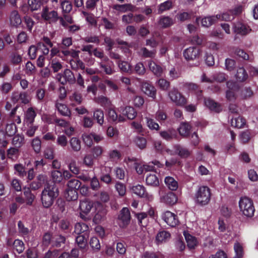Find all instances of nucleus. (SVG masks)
Listing matches in <instances>:
<instances>
[{
	"instance_id": "obj_1",
	"label": "nucleus",
	"mask_w": 258,
	"mask_h": 258,
	"mask_svg": "<svg viewBox=\"0 0 258 258\" xmlns=\"http://www.w3.org/2000/svg\"><path fill=\"white\" fill-rule=\"evenodd\" d=\"M59 195L58 188L56 184L47 183L41 193V201L43 206L49 208Z\"/></svg>"
},
{
	"instance_id": "obj_2",
	"label": "nucleus",
	"mask_w": 258,
	"mask_h": 258,
	"mask_svg": "<svg viewBox=\"0 0 258 258\" xmlns=\"http://www.w3.org/2000/svg\"><path fill=\"white\" fill-rule=\"evenodd\" d=\"M239 207L242 215L247 218L254 216L255 208L253 201L247 197H241L239 201Z\"/></svg>"
},
{
	"instance_id": "obj_3",
	"label": "nucleus",
	"mask_w": 258,
	"mask_h": 258,
	"mask_svg": "<svg viewBox=\"0 0 258 258\" xmlns=\"http://www.w3.org/2000/svg\"><path fill=\"white\" fill-rule=\"evenodd\" d=\"M211 190L207 186H200L195 194L196 202L200 205L208 204L211 199Z\"/></svg>"
},
{
	"instance_id": "obj_4",
	"label": "nucleus",
	"mask_w": 258,
	"mask_h": 258,
	"mask_svg": "<svg viewBox=\"0 0 258 258\" xmlns=\"http://www.w3.org/2000/svg\"><path fill=\"white\" fill-rule=\"evenodd\" d=\"M41 17L44 21L49 24L55 23L59 19L57 11L47 6L43 7L41 12Z\"/></svg>"
},
{
	"instance_id": "obj_5",
	"label": "nucleus",
	"mask_w": 258,
	"mask_h": 258,
	"mask_svg": "<svg viewBox=\"0 0 258 258\" xmlns=\"http://www.w3.org/2000/svg\"><path fill=\"white\" fill-rule=\"evenodd\" d=\"M131 219V213L127 208H123L118 216L117 221L120 228H124L130 223Z\"/></svg>"
},
{
	"instance_id": "obj_6",
	"label": "nucleus",
	"mask_w": 258,
	"mask_h": 258,
	"mask_svg": "<svg viewBox=\"0 0 258 258\" xmlns=\"http://www.w3.org/2000/svg\"><path fill=\"white\" fill-rule=\"evenodd\" d=\"M168 96L172 102L178 106H183L186 103V98L176 88H172L168 92Z\"/></svg>"
},
{
	"instance_id": "obj_7",
	"label": "nucleus",
	"mask_w": 258,
	"mask_h": 258,
	"mask_svg": "<svg viewBox=\"0 0 258 258\" xmlns=\"http://www.w3.org/2000/svg\"><path fill=\"white\" fill-rule=\"evenodd\" d=\"M56 79L63 85L67 82L72 84L76 82V79L74 74L69 69H66L63 74H57L56 76Z\"/></svg>"
},
{
	"instance_id": "obj_8",
	"label": "nucleus",
	"mask_w": 258,
	"mask_h": 258,
	"mask_svg": "<svg viewBox=\"0 0 258 258\" xmlns=\"http://www.w3.org/2000/svg\"><path fill=\"white\" fill-rule=\"evenodd\" d=\"M98 66L106 75H111L114 73V63L109 60L108 57H105L104 59L100 60L98 62Z\"/></svg>"
},
{
	"instance_id": "obj_9",
	"label": "nucleus",
	"mask_w": 258,
	"mask_h": 258,
	"mask_svg": "<svg viewBox=\"0 0 258 258\" xmlns=\"http://www.w3.org/2000/svg\"><path fill=\"white\" fill-rule=\"evenodd\" d=\"M233 30L236 34L241 36L246 35L251 31V29L247 24L240 22L234 23Z\"/></svg>"
},
{
	"instance_id": "obj_10",
	"label": "nucleus",
	"mask_w": 258,
	"mask_h": 258,
	"mask_svg": "<svg viewBox=\"0 0 258 258\" xmlns=\"http://www.w3.org/2000/svg\"><path fill=\"white\" fill-rule=\"evenodd\" d=\"M93 207V202L88 199H85L80 201L79 209L81 217L84 218L86 215L90 213Z\"/></svg>"
},
{
	"instance_id": "obj_11",
	"label": "nucleus",
	"mask_w": 258,
	"mask_h": 258,
	"mask_svg": "<svg viewBox=\"0 0 258 258\" xmlns=\"http://www.w3.org/2000/svg\"><path fill=\"white\" fill-rule=\"evenodd\" d=\"M8 236L7 238V244L9 246H13L16 241L15 239L16 232L15 220H10L8 225Z\"/></svg>"
},
{
	"instance_id": "obj_12",
	"label": "nucleus",
	"mask_w": 258,
	"mask_h": 258,
	"mask_svg": "<svg viewBox=\"0 0 258 258\" xmlns=\"http://www.w3.org/2000/svg\"><path fill=\"white\" fill-rule=\"evenodd\" d=\"M201 50L196 47H189L184 50L183 56L186 60H194L198 58Z\"/></svg>"
},
{
	"instance_id": "obj_13",
	"label": "nucleus",
	"mask_w": 258,
	"mask_h": 258,
	"mask_svg": "<svg viewBox=\"0 0 258 258\" xmlns=\"http://www.w3.org/2000/svg\"><path fill=\"white\" fill-rule=\"evenodd\" d=\"M162 218L168 225L171 227L176 226L179 223L177 216L168 211L163 214Z\"/></svg>"
},
{
	"instance_id": "obj_14",
	"label": "nucleus",
	"mask_w": 258,
	"mask_h": 258,
	"mask_svg": "<svg viewBox=\"0 0 258 258\" xmlns=\"http://www.w3.org/2000/svg\"><path fill=\"white\" fill-rule=\"evenodd\" d=\"M142 91L147 96L155 99L156 96V89L153 85L147 81H144L141 85Z\"/></svg>"
},
{
	"instance_id": "obj_15",
	"label": "nucleus",
	"mask_w": 258,
	"mask_h": 258,
	"mask_svg": "<svg viewBox=\"0 0 258 258\" xmlns=\"http://www.w3.org/2000/svg\"><path fill=\"white\" fill-rule=\"evenodd\" d=\"M27 200V204L28 205L31 204L33 198L32 195L31 193L30 189L29 188H24L23 195H22V192H21L20 195L17 194V203H24L25 200Z\"/></svg>"
},
{
	"instance_id": "obj_16",
	"label": "nucleus",
	"mask_w": 258,
	"mask_h": 258,
	"mask_svg": "<svg viewBox=\"0 0 258 258\" xmlns=\"http://www.w3.org/2000/svg\"><path fill=\"white\" fill-rule=\"evenodd\" d=\"M160 200L162 203L168 205H172L176 203L177 198L174 193L172 192H168L161 195Z\"/></svg>"
},
{
	"instance_id": "obj_17",
	"label": "nucleus",
	"mask_w": 258,
	"mask_h": 258,
	"mask_svg": "<svg viewBox=\"0 0 258 258\" xmlns=\"http://www.w3.org/2000/svg\"><path fill=\"white\" fill-rule=\"evenodd\" d=\"M218 19H220V15H217L215 16L205 17L201 20H200V18H197L196 19V22L199 23L200 21L202 26L209 27L215 23Z\"/></svg>"
},
{
	"instance_id": "obj_18",
	"label": "nucleus",
	"mask_w": 258,
	"mask_h": 258,
	"mask_svg": "<svg viewBox=\"0 0 258 258\" xmlns=\"http://www.w3.org/2000/svg\"><path fill=\"white\" fill-rule=\"evenodd\" d=\"M149 70L157 77H161L163 74V68L152 60L147 61Z\"/></svg>"
},
{
	"instance_id": "obj_19",
	"label": "nucleus",
	"mask_w": 258,
	"mask_h": 258,
	"mask_svg": "<svg viewBox=\"0 0 258 258\" xmlns=\"http://www.w3.org/2000/svg\"><path fill=\"white\" fill-rule=\"evenodd\" d=\"M55 107L58 113L64 116H71V112L67 105L59 103L58 100L55 102Z\"/></svg>"
},
{
	"instance_id": "obj_20",
	"label": "nucleus",
	"mask_w": 258,
	"mask_h": 258,
	"mask_svg": "<svg viewBox=\"0 0 258 258\" xmlns=\"http://www.w3.org/2000/svg\"><path fill=\"white\" fill-rule=\"evenodd\" d=\"M227 86L229 90L226 92V98L229 101H233L236 99L235 93L236 84L233 81H228L227 82Z\"/></svg>"
},
{
	"instance_id": "obj_21",
	"label": "nucleus",
	"mask_w": 258,
	"mask_h": 258,
	"mask_svg": "<svg viewBox=\"0 0 258 258\" xmlns=\"http://www.w3.org/2000/svg\"><path fill=\"white\" fill-rule=\"evenodd\" d=\"M160 137L166 141H171L175 138L177 133L175 130L170 128L166 130L161 131L159 133Z\"/></svg>"
},
{
	"instance_id": "obj_22",
	"label": "nucleus",
	"mask_w": 258,
	"mask_h": 258,
	"mask_svg": "<svg viewBox=\"0 0 258 258\" xmlns=\"http://www.w3.org/2000/svg\"><path fill=\"white\" fill-rule=\"evenodd\" d=\"M36 116V113L32 107L29 108L25 113L24 123L29 124H33L34 118Z\"/></svg>"
},
{
	"instance_id": "obj_23",
	"label": "nucleus",
	"mask_w": 258,
	"mask_h": 258,
	"mask_svg": "<svg viewBox=\"0 0 258 258\" xmlns=\"http://www.w3.org/2000/svg\"><path fill=\"white\" fill-rule=\"evenodd\" d=\"M88 237V234L85 233L83 234H78L76 238V242L77 245L82 249V251H84L87 245V239Z\"/></svg>"
},
{
	"instance_id": "obj_24",
	"label": "nucleus",
	"mask_w": 258,
	"mask_h": 258,
	"mask_svg": "<svg viewBox=\"0 0 258 258\" xmlns=\"http://www.w3.org/2000/svg\"><path fill=\"white\" fill-rule=\"evenodd\" d=\"M19 21L20 25H22V27H24V25H25L28 30L30 31H31L34 22L30 17L26 16L22 19H19L17 15V24Z\"/></svg>"
},
{
	"instance_id": "obj_25",
	"label": "nucleus",
	"mask_w": 258,
	"mask_h": 258,
	"mask_svg": "<svg viewBox=\"0 0 258 258\" xmlns=\"http://www.w3.org/2000/svg\"><path fill=\"white\" fill-rule=\"evenodd\" d=\"M170 237V234L166 231L159 232L156 237V241L158 244L166 242Z\"/></svg>"
},
{
	"instance_id": "obj_26",
	"label": "nucleus",
	"mask_w": 258,
	"mask_h": 258,
	"mask_svg": "<svg viewBox=\"0 0 258 258\" xmlns=\"http://www.w3.org/2000/svg\"><path fill=\"white\" fill-rule=\"evenodd\" d=\"M183 235L187 242L188 247L189 249L194 248L198 244L197 238L186 232H184Z\"/></svg>"
},
{
	"instance_id": "obj_27",
	"label": "nucleus",
	"mask_w": 258,
	"mask_h": 258,
	"mask_svg": "<svg viewBox=\"0 0 258 258\" xmlns=\"http://www.w3.org/2000/svg\"><path fill=\"white\" fill-rule=\"evenodd\" d=\"M164 182L166 185L171 190H176L178 187V182L175 179L171 176H167L165 178Z\"/></svg>"
},
{
	"instance_id": "obj_28",
	"label": "nucleus",
	"mask_w": 258,
	"mask_h": 258,
	"mask_svg": "<svg viewBox=\"0 0 258 258\" xmlns=\"http://www.w3.org/2000/svg\"><path fill=\"white\" fill-rule=\"evenodd\" d=\"M205 104L210 110L217 112H219L221 110V106L214 100L207 98L205 99Z\"/></svg>"
},
{
	"instance_id": "obj_29",
	"label": "nucleus",
	"mask_w": 258,
	"mask_h": 258,
	"mask_svg": "<svg viewBox=\"0 0 258 258\" xmlns=\"http://www.w3.org/2000/svg\"><path fill=\"white\" fill-rule=\"evenodd\" d=\"M175 152L181 158H187L191 154V152L186 148L183 147L180 145L175 146Z\"/></svg>"
},
{
	"instance_id": "obj_30",
	"label": "nucleus",
	"mask_w": 258,
	"mask_h": 258,
	"mask_svg": "<svg viewBox=\"0 0 258 258\" xmlns=\"http://www.w3.org/2000/svg\"><path fill=\"white\" fill-rule=\"evenodd\" d=\"M235 78L238 82H242L247 80L248 74L243 67L239 68L237 70Z\"/></svg>"
},
{
	"instance_id": "obj_31",
	"label": "nucleus",
	"mask_w": 258,
	"mask_h": 258,
	"mask_svg": "<svg viewBox=\"0 0 258 258\" xmlns=\"http://www.w3.org/2000/svg\"><path fill=\"white\" fill-rule=\"evenodd\" d=\"M117 64L122 72L127 73L130 74L133 73L131 64L127 61L119 60L117 62Z\"/></svg>"
},
{
	"instance_id": "obj_32",
	"label": "nucleus",
	"mask_w": 258,
	"mask_h": 258,
	"mask_svg": "<svg viewBox=\"0 0 258 258\" xmlns=\"http://www.w3.org/2000/svg\"><path fill=\"white\" fill-rule=\"evenodd\" d=\"M70 64L72 69L77 71L80 69L82 70L85 69L84 63L80 59L77 58L72 59L70 60Z\"/></svg>"
},
{
	"instance_id": "obj_33",
	"label": "nucleus",
	"mask_w": 258,
	"mask_h": 258,
	"mask_svg": "<svg viewBox=\"0 0 258 258\" xmlns=\"http://www.w3.org/2000/svg\"><path fill=\"white\" fill-rule=\"evenodd\" d=\"M146 182L147 185L152 186H157L159 184V179L155 174H148L146 178Z\"/></svg>"
},
{
	"instance_id": "obj_34",
	"label": "nucleus",
	"mask_w": 258,
	"mask_h": 258,
	"mask_svg": "<svg viewBox=\"0 0 258 258\" xmlns=\"http://www.w3.org/2000/svg\"><path fill=\"white\" fill-rule=\"evenodd\" d=\"M88 226L84 223H77L75 226V232L77 234H88Z\"/></svg>"
},
{
	"instance_id": "obj_35",
	"label": "nucleus",
	"mask_w": 258,
	"mask_h": 258,
	"mask_svg": "<svg viewBox=\"0 0 258 258\" xmlns=\"http://www.w3.org/2000/svg\"><path fill=\"white\" fill-rule=\"evenodd\" d=\"M191 128V125L188 123L184 122L180 124L178 130L179 133L181 136L187 137L189 134Z\"/></svg>"
},
{
	"instance_id": "obj_36",
	"label": "nucleus",
	"mask_w": 258,
	"mask_h": 258,
	"mask_svg": "<svg viewBox=\"0 0 258 258\" xmlns=\"http://www.w3.org/2000/svg\"><path fill=\"white\" fill-rule=\"evenodd\" d=\"M159 25L163 28L170 27L173 24V20L168 16H161L158 21Z\"/></svg>"
},
{
	"instance_id": "obj_37",
	"label": "nucleus",
	"mask_w": 258,
	"mask_h": 258,
	"mask_svg": "<svg viewBox=\"0 0 258 258\" xmlns=\"http://www.w3.org/2000/svg\"><path fill=\"white\" fill-rule=\"evenodd\" d=\"M51 177L52 181L50 182L54 183H60L63 179L62 172L58 170H52L51 172Z\"/></svg>"
},
{
	"instance_id": "obj_38",
	"label": "nucleus",
	"mask_w": 258,
	"mask_h": 258,
	"mask_svg": "<svg viewBox=\"0 0 258 258\" xmlns=\"http://www.w3.org/2000/svg\"><path fill=\"white\" fill-rule=\"evenodd\" d=\"M123 115L126 116L129 119H133L137 116V112L131 106H126L122 110Z\"/></svg>"
},
{
	"instance_id": "obj_39",
	"label": "nucleus",
	"mask_w": 258,
	"mask_h": 258,
	"mask_svg": "<svg viewBox=\"0 0 258 258\" xmlns=\"http://www.w3.org/2000/svg\"><path fill=\"white\" fill-rule=\"evenodd\" d=\"M113 9L117 11L124 13L127 11H133L134 6L131 4L114 5L113 6Z\"/></svg>"
},
{
	"instance_id": "obj_40",
	"label": "nucleus",
	"mask_w": 258,
	"mask_h": 258,
	"mask_svg": "<svg viewBox=\"0 0 258 258\" xmlns=\"http://www.w3.org/2000/svg\"><path fill=\"white\" fill-rule=\"evenodd\" d=\"M245 123V120L240 116L235 117L231 119V124L235 127L242 128L244 126Z\"/></svg>"
},
{
	"instance_id": "obj_41",
	"label": "nucleus",
	"mask_w": 258,
	"mask_h": 258,
	"mask_svg": "<svg viewBox=\"0 0 258 258\" xmlns=\"http://www.w3.org/2000/svg\"><path fill=\"white\" fill-rule=\"evenodd\" d=\"M132 190L135 194L140 197H144L147 195L145 187L140 184L133 186Z\"/></svg>"
},
{
	"instance_id": "obj_42",
	"label": "nucleus",
	"mask_w": 258,
	"mask_h": 258,
	"mask_svg": "<svg viewBox=\"0 0 258 258\" xmlns=\"http://www.w3.org/2000/svg\"><path fill=\"white\" fill-rule=\"evenodd\" d=\"M69 143L71 148L74 151L78 152L81 150V141L78 138L73 137L70 139Z\"/></svg>"
},
{
	"instance_id": "obj_43",
	"label": "nucleus",
	"mask_w": 258,
	"mask_h": 258,
	"mask_svg": "<svg viewBox=\"0 0 258 258\" xmlns=\"http://www.w3.org/2000/svg\"><path fill=\"white\" fill-rule=\"evenodd\" d=\"M94 118L97 121V122L100 125L104 123V112L100 109H97L94 111Z\"/></svg>"
},
{
	"instance_id": "obj_44",
	"label": "nucleus",
	"mask_w": 258,
	"mask_h": 258,
	"mask_svg": "<svg viewBox=\"0 0 258 258\" xmlns=\"http://www.w3.org/2000/svg\"><path fill=\"white\" fill-rule=\"evenodd\" d=\"M66 241V238L61 235H56L53 236L52 239V245L56 247H60Z\"/></svg>"
},
{
	"instance_id": "obj_45",
	"label": "nucleus",
	"mask_w": 258,
	"mask_h": 258,
	"mask_svg": "<svg viewBox=\"0 0 258 258\" xmlns=\"http://www.w3.org/2000/svg\"><path fill=\"white\" fill-rule=\"evenodd\" d=\"M145 172L153 171L155 170V166H157L158 168H161L163 166V165L161 164L159 161L157 160H154L151 162L149 163L148 164H144Z\"/></svg>"
},
{
	"instance_id": "obj_46",
	"label": "nucleus",
	"mask_w": 258,
	"mask_h": 258,
	"mask_svg": "<svg viewBox=\"0 0 258 258\" xmlns=\"http://www.w3.org/2000/svg\"><path fill=\"white\" fill-rule=\"evenodd\" d=\"M64 196L68 201H74L77 199L78 193L77 190L67 187L66 189Z\"/></svg>"
},
{
	"instance_id": "obj_47",
	"label": "nucleus",
	"mask_w": 258,
	"mask_h": 258,
	"mask_svg": "<svg viewBox=\"0 0 258 258\" xmlns=\"http://www.w3.org/2000/svg\"><path fill=\"white\" fill-rule=\"evenodd\" d=\"M156 50H149L146 47H142L140 50V54L145 58H154L156 54Z\"/></svg>"
},
{
	"instance_id": "obj_48",
	"label": "nucleus",
	"mask_w": 258,
	"mask_h": 258,
	"mask_svg": "<svg viewBox=\"0 0 258 258\" xmlns=\"http://www.w3.org/2000/svg\"><path fill=\"white\" fill-rule=\"evenodd\" d=\"M108 157L110 161L117 162L121 158V153L117 150H112L108 152Z\"/></svg>"
},
{
	"instance_id": "obj_49",
	"label": "nucleus",
	"mask_w": 258,
	"mask_h": 258,
	"mask_svg": "<svg viewBox=\"0 0 258 258\" xmlns=\"http://www.w3.org/2000/svg\"><path fill=\"white\" fill-rule=\"evenodd\" d=\"M234 249L235 252V256L234 258H242L243 256V248L240 243L236 242L234 243Z\"/></svg>"
},
{
	"instance_id": "obj_50",
	"label": "nucleus",
	"mask_w": 258,
	"mask_h": 258,
	"mask_svg": "<svg viewBox=\"0 0 258 258\" xmlns=\"http://www.w3.org/2000/svg\"><path fill=\"white\" fill-rule=\"evenodd\" d=\"M138 223L142 227H145L147 224V214L146 213H140L136 214Z\"/></svg>"
},
{
	"instance_id": "obj_51",
	"label": "nucleus",
	"mask_w": 258,
	"mask_h": 258,
	"mask_svg": "<svg viewBox=\"0 0 258 258\" xmlns=\"http://www.w3.org/2000/svg\"><path fill=\"white\" fill-rule=\"evenodd\" d=\"M18 226L19 235L24 237H27L29 233L28 228L26 227L25 224L21 221L19 222Z\"/></svg>"
},
{
	"instance_id": "obj_52",
	"label": "nucleus",
	"mask_w": 258,
	"mask_h": 258,
	"mask_svg": "<svg viewBox=\"0 0 258 258\" xmlns=\"http://www.w3.org/2000/svg\"><path fill=\"white\" fill-rule=\"evenodd\" d=\"M50 63L54 72H58L62 68L61 61L56 58H52Z\"/></svg>"
},
{
	"instance_id": "obj_53",
	"label": "nucleus",
	"mask_w": 258,
	"mask_h": 258,
	"mask_svg": "<svg viewBox=\"0 0 258 258\" xmlns=\"http://www.w3.org/2000/svg\"><path fill=\"white\" fill-rule=\"evenodd\" d=\"M81 185V182L77 179H71L67 183V187L70 189L77 190L80 188Z\"/></svg>"
},
{
	"instance_id": "obj_54",
	"label": "nucleus",
	"mask_w": 258,
	"mask_h": 258,
	"mask_svg": "<svg viewBox=\"0 0 258 258\" xmlns=\"http://www.w3.org/2000/svg\"><path fill=\"white\" fill-rule=\"evenodd\" d=\"M134 71L139 76H142L146 73V69L144 64L141 62H139L135 66Z\"/></svg>"
},
{
	"instance_id": "obj_55",
	"label": "nucleus",
	"mask_w": 258,
	"mask_h": 258,
	"mask_svg": "<svg viewBox=\"0 0 258 258\" xmlns=\"http://www.w3.org/2000/svg\"><path fill=\"white\" fill-rule=\"evenodd\" d=\"M91 155L95 158L97 159L101 156L103 152V148L100 146H96L91 149Z\"/></svg>"
},
{
	"instance_id": "obj_56",
	"label": "nucleus",
	"mask_w": 258,
	"mask_h": 258,
	"mask_svg": "<svg viewBox=\"0 0 258 258\" xmlns=\"http://www.w3.org/2000/svg\"><path fill=\"white\" fill-rule=\"evenodd\" d=\"M92 133L84 134L82 136L83 141L86 146L90 147L93 143Z\"/></svg>"
},
{
	"instance_id": "obj_57",
	"label": "nucleus",
	"mask_w": 258,
	"mask_h": 258,
	"mask_svg": "<svg viewBox=\"0 0 258 258\" xmlns=\"http://www.w3.org/2000/svg\"><path fill=\"white\" fill-rule=\"evenodd\" d=\"M172 3L171 1L168 0L159 6L158 13L161 14L165 11L168 10L172 8Z\"/></svg>"
},
{
	"instance_id": "obj_58",
	"label": "nucleus",
	"mask_w": 258,
	"mask_h": 258,
	"mask_svg": "<svg viewBox=\"0 0 258 258\" xmlns=\"http://www.w3.org/2000/svg\"><path fill=\"white\" fill-rule=\"evenodd\" d=\"M134 142L136 143V145L141 149H143L146 147V139L143 137H136L135 139Z\"/></svg>"
},
{
	"instance_id": "obj_59",
	"label": "nucleus",
	"mask_w": 258,
	"mask_h": 258,
	"mask_svg": "<svg viewBox=\"0 0 258 258\" xmlns=\"http://www.w3.org/2000/svg\"><path fill=\"white\" fill-rule=\"evenodd\" d=\"M145 119L146 120L147 125L150 130L156 131L159 130V125L156 122L154 119L149 117H146Z\"/></svg>"
},
{
	"instance_id": "obj_60",
	"label": "nucleus",
	"mask_w": 258,
	"mask_h": 258,
	"mask_svg": "<svg viewBox=\"0 0 258 258\" xmlns=\"http://www.w3.org/2000/svg\"><path fill=\"white\" fill-rule=\"evenodd\" d=\"M157 86L163 91H166L170 86V83L164 79H159L157 82Z\"/></svg>"
},
{
	"instance_id": "obj_61",
	"label": "nucleus",
	"mask_w": 258,
	"mask_h": 258,
	"mask_svg": "<svg viewBox=\"0 0 258 258\" xmlns=\"http://www.w3.org/2000/svg\"><path fill=\"white\" fill-rule=\"evenodd\" d=\"M79 256V250L77 248H74L71 250V253L63 252L61 253L59 258H77Z\"/></svg>"
},
{
	"instance_id": "obj_62",
	"label": "nucleus",
	"mask_w": 258,
	"mask_h": 258,
	"mask_svg": "<svg viewBox=\"0 0 258 258\" xmlns=\"http://www.w3.org/2000/svg\"><path fill=\"white\" fill-rule=\"evenodd\" d=\"M233 12L231 10H229L227 12L223 13L222 14L220 15V19H218V20H221L225 21H229L232 20L234 18Z\"/></svg>"
},
{
	"instance_id": "obj_63",
	"label": "nucleus",
	"mask_w": 258,
	"mask_h": 258,
	"mask_svg": "<svg viewBox=\"0 0 258 258\" xmlns=\"http://www.w3.org/2000/svg\"><path fill=\"white\" fill-rule=\"evenodd\" d=\"M107 118L110 122H116L118 119V116L116 111L113 109H109L107 113Z\"/></svg>"
},
{
	"instance_id": "obj_64",
	"label": "nucleus",
	"mask_w": 258,
	"mask_h": 258,
	"mask_svg": "<svg viewBox=\"0 0 258 258\" xmlns=\"http://www.w3.org/2000/svg\"><path fill=\"white\" fill-rule=\"evenodd\" d=\"M28 3L32 11L38 10L42 4L39 0H28Z\"/></svg>"
}]
</instances>
